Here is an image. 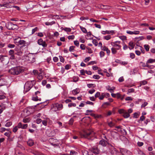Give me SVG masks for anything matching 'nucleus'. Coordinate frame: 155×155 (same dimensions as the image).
Here are the masks:
<instances>
[{
    "label": "nucleus",
    "mask_w": 155,
    "mask_h": 155,
    "mask_svg": "<svg viewBox=\"0 0 155 155\" xmlns=\"http://www.w3.org/2000/svg\"><path fill=\"white\" fill-rule=\"evenodd\" d=\"M94 133L90 130H87L83 131L81 134L82 138H86L91 140H93L95 137L94 136Z\"/></svg>",
    "instance_id": "obj_1"
},
{
    "label": "nucleus",
    "mask_w": 155,
    "mask_h": 155,
    "mask_svg": "<svg viewBox=\"0 0 155 155\" xmlns=\"http://www.w3.org/2000/svg\"><path fill=\"white\" fill-rule=\"evenodd\" d=\"M24 71V69L22 67L17 66L12 68L9 70V72L12 75H18Z\"/></svg>",
    "instance_id": "obj_2"
},
{
    "label": "nucleus",
    "mask_w": 155,
    "mask_h": 155,
    "mask_svg": "<svg viewBox=\"0 0 155 155\" xmlns=\"http://www.w3.org/2000/svg\"><path fill=\"white\" fill-rule=\"evenodd\" d=\"M35 84V82L34 81H27L25 83L24 86V92L26 93L28 92L33 87Z\"/></svg>",
    "instance_id": "obj_3"
},
{
    "label": "nucleus",
    "mask_w": 155,
    "mask_h": 155,
    "mask_svg": "<svg viewBox=\"0 0 155 155\" xmlns=\"http://www.w3.org/2000/svg\"><path fill=\"white\" fill-rule=\"evenodd\" d=\"M5 27L9 30H16L18 29V27L16 24H14L11 22H8L5 24Z\"/></svg>",
    "instance_id": "obj_4"
},
{
    "label": "nucleus",
    "mask_w": 155,
    "mask_h": 155,
    "mask_svg": "<svg viewBox=\"0 0 155 155\" xmlns=\"http://www.w3.org/2000/svg\"><path fill=\"white\" fill-rule=\"evenodd\" d=\"M108 147L110 149V152L112 155H119L120 153L119 151L113 146L111 144H109Z\"/></svg>",
    "instance_id": "obj_5"
},
{
    "label": "nucleus",
    "mask_w": 155,
    "mask_h": 155,
    "mask_svg": "<svg viewBox=\"0 0 155 155\" xmlns=\"http://www.w3.org/2000/svg\"><path fill=\"white\" fill-rule=\"evenodd\" d=\"M89 151L94 153L95 155L98 154L99 153L100 150L97 147L95 146L89 149Z\"/></svg>",
    "instance_id": "obj_6"
},
{
    "label": "nucleus",
    "mask_w": 155,
    "mask_h": 155,
    "mask_svg": "<svg viewBox=\"0 0 155 155\" xmlns=\"http://www.w3.org/2000/svg\"><path fill=\"white\" fill-rule=\"evenodd\" d=\"M120 152L123 155H132L131 152L124 148L121 149Z\"/></svg>",
    "instance_id": "obj_7"
},
{
    "label": "nucleus",
    "mask_w": 155,
    "mask_h": 155,
    "mask_svg": "<svg viewBox=\"0 0 155 155\" xmlns=\"http://www.w3.org/2000/svg\"><path fill=\"white\" fill-rule=\"evenodd\" d=\"M41 92L39 91H38L35 92V94L33 96L32 99L34 101H37L38 100L41 101V98L39 99H38V95L40 94Z\"/></svg>",
    "instance_id": "obj_8"
},
{
    "label": "nucleus",
    "mask_w": 155,
    "mask_h": 155,
    "mask_svg": "<svg viewBox=\"0 0 155 155\" xmlns=\"http://www.w3.org/2000/svg\"><path fill=\"white\" fill-rule=\"evenodd\" d=\"M38 44L39 45H42L44 47H46L47 46V44L46 42L43 41V40L41 39H39L38 40Z\"/></svg>",
    "instance_id": "obj_9"
},
{
    "label": "nucleus",
    "mask_w": 155,
    "mask_h": 155,
    "mask_svg": "<svg viewBox=\"0 0 155 155\" xmlns=\"http://www.w3.org/2000/svg\"><path fill=\"white\" fill-rule=\"evenodd\" d=\"M23 112V113H24V116L25 117L29 115L31 113L30 111L28 110V108H27L24 109Z\"/></svg>",
    "instance_id": "obj_10"
},
{
    "label": "nucleus",
    "mask_w": 155,
    "mask_h": 155,
    "mask_svg": "<svg viewBox=\"0 0 155 155\" xmlns=\"http://www.w3.org/2000/svg\"><path fill=\"white\" fill-rule=\"evenodd\" d=\"M48 136L50 137H53L55 135V132L54 130H52L51 131H48L46 132Z\"/></svg>",
    "instance_id": "obj_11"
},
{
    "label": "nucleus",
    "mask_w": 155,
    "mask_h": 155,
    "mask_svg": "<svg viewBox=\"0 0 155 155\" xmlns=\"http://www.w3.org/2000/svg\"><path fill=\"white\" fill-rule=\"evenodd\" d=\"M107 144V141L104 139L101 140L99 142V144L103 147L106 146Z\"/></svg>",
    "instance_id": "obj_12"
},
{
    "label": "nucleus",
    "mask_w": 155,
    "mask_h": 155,
    "mask_svg": "<svg viewBox=\"0 0 155 155\" xmlns=\"http://www.w3.org/2000/svg\"><path fill=\"white\" fill-rule=\"evenodd\" d=\"M6 83V80L4 78L0 79V86H2L5 85Z\"/></svg>",
    "instance_id": "obj_13"
},
{
    "label": "nucleus",
    "mask_w": 155,
    "mask_h": 155,
    "mask_svg": "<svg viewBox=\"0 0 155 155\" xmlns=\"http://www.w3.org/2000/svg\"><path fill=\"white\" fill-rule=\"evenodd\" d=\"M101 49L102 50H103L104 51H106L108 55H109L110 53V51L107 47L105 46H104L102 48H101Z\"/></svg>",
    "instance_id": "obj_14"
},
{
    "label": "nucleus",
    "mask_w": 155,
    "mask_h": 155,
    "mask_svg": "<svg viewBox=\"0 0 155 155\" xmlns=\"http://www.w3.org/2000/svg\"><path fill=\"white\" fill-rule=\"evenodd\" d=\"M19 43L20 45H22V46L21 47L27 46V45H26V42L25 41L23 40H20L19 41Z\"/></svg>",
    "instance_id": "obj_15"
},
{
    "label": "nucleus",
    "mask_w": 155,
    "mask_h": 155,
    "mask_svg": "<svg viewBox=\"0 0 155 155\" xmlns=\"http://www.w3.org/2000/svg\"><path fill=\"white\" fill-rule=\"evenodd\" d=\"M34 142L33 140L31 139H29L27 141V144L30 146H32L34 145Z\"/></svg>",
    "instance_id": "obj_16"
},
{
    "label": "nucleus",
    "mask_w": 155,
    "mask_h": 155,
    "mask_svg": "<svg viewBox=\"0 0 155 155\" xmlns=\"http://www.w3.org/2000/svg\"><path fill=\"white\" fill-rule=\"evenodd\" d=\"M91 115L94 117L95 118H101L102 117V116L101 115H96L94 114H91Z\"/></svg>",
    "instance_id": "obj_17"
},
{
    "label": "nucleus",
    "mask_w": 155,
    "mask_h": 155,
    "mask_svg": "<svg viewBox=\"0 0 155 155\" xmlns=\"http://www.w3.org/2000/svg\"><path fill=\"white\" fill-rule=\"evenodd\" d=\"M80 92V91L79 89V88H76L72 91V93L74 95H75L79 93Z\"/></svg>",
    "instance_id": "obj_18"
},
{
    "label": "nucleus",
    "mask_w": 155,
    "mask_h": 155,
    "mask_svg": "<svg viewBox=\"0 0 155 155\" xmlns=\"http://www.w3.org/2000/svg\"><path fill=\"white\" fill-rule=\"evenodd\" d=\"M6 56H4L3 55H0V62L2 63H4V62L5 61V57Z\"/></svg>",
    "instance_id": "obj_19"
},
{
    "label": "nucleus",
    "mask_w": 155,
    "mask_h": 155,
    "mask_svg": "<svg viewBox=\"0 0 155 155\" xmlns=\"http://www.w3.org/2000/svg\"><path fill=\"white\" fill-rule=\"evenodd\" d=\"M17 52L15 53V54L18 55H21L23 54V52L20 49H19L18 50H16Z\"/></svg>",
    "instance_id": "obj_20"
},
{
    "label": "nucleus",
    "mask_w": 155,
    "mask_h": 155,
    "mask_svg": "<svg viewBox=\"0 0 155 155\" xmlns=\"http://www.w3.org/2000/svg\"><path fill=\"white\" fill-rule=\"evenodd\" d=\"M125 118H127L129 117L130 116V114L127 112L125 111L122 115Z\"/></svg>",
    "instance_id": "obj_21"
},
{
    "label": "nucleus",
    "mask_w": 155,
    "mask_h": 155,
    "mask_svg": "<svg viewBox=\"0 0 155 155\" xmlns=\"http://www.w3.org/2000/svg\"><path fill=\"white\" fill-rule=\"evenodd\" d=\"M44 74H42V73H38V78L39 80L42 79L43 78Z\"/></svg>",
    "instance_id": "obj_22"
},
{
    "label": "nucleus",
    "mask_w": 155,
    "mask_h": 155,
    "mask_svg": "<svg viewBox=\"0 0 155 155\" xmlns=\"http://www.w3.org/2000/svg\"><path fill=\"white\" fill-rule=\"evenodd\" d=\"M31 120V119L29 117L24 118L23 120V122L26 123L29 122Z\"/></svg>",
    "instance_id": "obj_23"
},
{
    "label": "nucleus",
    "mask_w": 155,
    "mask_h": 155,
    "mask_svg": "<svg viewBox=\"0 0 155 155\" xmlns=\"http://www.w3.org/2000/svg\"><path fill=\"white\" fill-rule=\"evenodd\" d=\"M56 107H57V109L59 110L62 108L63 105L61 104H56Z\"/></svg>",
    "instance_id": "obj_24"
},
{
    "label": "nucleus",
    "mask_w": 155,
    "mask_h": 155,
    "mask_svg": "<svg viewBox=\"0 0 155 155\" xmlns=\"http://www.w3.org/2000/svg\"><path fill=\"white\" fill-rule=\"evenodd\" d=\"M129 45L130 47H131V48L130 47H129V48L130 50H131L133 49L134 48V43L133 42H130L129 43Z\"/></svg>",
    "instance_id": "obj_25"
},
{
    "label": "nucleus",
    "mask_w": 155,
    "mask_h": 155,
    "mask_svg": "<svg viewBox=\"0 0 155 155\" xmlns=\"http://www.w3.org/2000/svg\"><path fill=\"white\" fill-rule=\"evenodd\" d=\"M112 45L114 47L116 48V49L117 50H119L121 47V46L120 45H118L117 44H115V45H113L112 44Z\"/></svg>",
    "instance_id": "obj_26"
},
{
    "label": "nucleus",
    "mask_w": 155,
    "mask_h": 155,
    "mask_svg": "<svg viewBox=\"0 0 155 155\" xmlns=\"http://www.w3.org/2000/svg\"><path fill=\"white\" fill-rule=\"evenodd\" d=\"M80 28L84 33H87V31L85 28L80 26Z\"/></svg>",
    "instance_id": "obj_27"
},
{
    "label": "nucleus",
    "mask_w": 155,
    "mask_h": 155,
    "mask_svg": "<svg viewBox=\"0 0 155 155\" xmlns=\"http://www.w3.org/2000/svg\"><path fill=\"white\" fill-rule=\"evenodd\" d=\"M108 125L110 127H112L114 126L115 124L112 121H110L108 123Z\"/></svg>",
    "instance_id": "obj_28"
},
{
    "label": "nucleus",
    "mask_w": 155,
    "mask_h": 155,
    "mask_svg": "<svg viewBox=\"0 0 155 155\" xmlns=\"http://www.w3.org/2000/svg\"><path fill=\"white\" fill-rule=\"evenodd\" d=\"M31 153L35 155H40V153L37 151H31Z\"/></svg>",
    "instance_id": "obj_29"
},
{
    "label": "nucleus",
    "mask_w": 155,
    "mask_h": 155,
    "mask_svg": "<svg viewBox=\"0 0 155 155\" xmlns=\"http://www.w3.org/2000/svg\"><path fill=\"white\" fill-rule=\"evenodd\" d=\"M82 153L83 155H92L91 154H90L88 151L86 150H84L82 151Z\"/></svg>",
    "instance_id": "obj_30"
},
{
    "label": "nucleus",
    "mask_w": 155,
    "mask_h": 155,
    "mask_svg": "<svg viewBox=\"0 0 155 155\" xmlns=\"http://www.w3.org/2000/svg\"><path fill=\"white\" fill-rule=\"evenodd\" d=\"M144 47L146 51H148L150 48V46L148 45H145Z\"/></svg>",
    "instance_id": "obj_31"
},
{
    "label": "nucleus",
    "mask_w": 155,
    "mask_h": 155,
    "mask_svg": "<svg viewBox=\"0 0 155 155\" xmlns=\"http://www.w3.org/2000/svg\"><path fill=\"white\" fill-rule=\"evenodd\" d=\"M154 62L153 59L150 58L146 62V64L152 63Z\"/></svg>",
    "instance_id": "obj_32"
},
{
    "label": "nucleus",
    "mask_w": 155,
    "mask_h": 155,
    "mask_svg": "<svg viewBox=\"0 0 155 155\" xmlns=\"http://www.w3.org/2000/svg\"><path fill=\"white\" fill-rule=\"evenodd\" d=\"M105 96L104 93H102L99 97V99L100 100H102Z\"/></svg>",
    "instance_id": "obj_33"
},
{
    "label": "nucleus",
    "mask_w": 155,
    "mask_h": 155,
    "mask_svg": "<svg viewBox=\"0 0 155 155\" xmlns=\"http://www.w3.org/2000/svg\"><path fill=\"white\" fill-rule=\"evenodd\" d=\"M116 49L115 48H112L111 49L112 53L113 54H115L117 52V51L116 50Z\"/></svg>",
    "instance_id": "obj_34"
},
{
    "label": "nucleus",
    "mask_w": 155,
    "mask_h": 155,
    "mask_svg": "<svg viewBox=\"0 0 155 155\" xmlns=\"http://www.w3.org/2000/svg\"><path fill=\"white\" fill-rule=\"evenodd\" d=\"M139 116V114L138 113H135L134 114L133 117L135 118H138Z\"/></svg>",
    "instance_id": "obj_35"
},
{
    "label": "nucleus",
    "mask_w": 155,
    "mask_h": 155,
    "mask_svg": "<svg viewBox=\"0 0 155 155\" xmlns=\"http://www.w3.org/2000/svg\"><path fill=\"white\" fill-rule=\"evenodd\" d=\"M147 82L145 80H143L141 81L140 82V85H145L147 84Z\"/></svg>",
    "instance_id": "obj_36"
},
{
    "label": "nucleus",
    "mask_w": 155,
    "mask_h": 155,
    "mask_svg": "<svg viewBox=\"0 0 155 155\" xmlns=\"http://www.w3.org/2000/svg\"><path fill=\"white\" fill-rule=\"evenodd\" d=\"M86 49L88 50V53L89 54L92 53L93 52V51L91 49L88 47H86Z\"/></svg>",
    "instance_id": "obj_37"
},
{
    "label": "nucleus",
    "mask_w": 155,
    "mask_h": 155,
    "mask_svg": "<svg viewBox=\"0 0 155 155\" xmlns=\"http://www.w3.org/2000/svg\"><path fill=\"white\" fill-rule=\"evenodd\" d=\"M80 48L82 50H84L86 48V46L85 45L83 44H81V45L80 46Z\"/></svg>",
    "instance_id": "obj_38"
},
{
    "label": "nucleus",
    "mask_w": 155,
    "mask_h": 155,
    "mask_svg": "<svg viewBox=\"0 0 155 155\" xmlns=\"http://www.w3.org/2000/svg\"><path fill=\"white\" fill-rule=\"evenodd\" d=\"M76 105L74 103H69L68 104V106L69 107H71L72 106L75 107Z\"/></svg>",
    "instance_id": "obj_39"
},
{
    "label": "nucleus",
    "mask_w": 155,
    "mask_h": 155,
    "mask_svg": "<svg viewBox=\"0 0 155 155\" xmlns=\"http://www.w3.org/2000/svg\"><path fill=\"white\" fill-rule=\"evenodd\" d=\"M75 48V46H70L69 48V50L70 51H73L74 50V48Z\"/></svg>",
    "instance_id": "obj_40"
},
{
    "label": "nucleus",
    "mask_w": 155,
    "mask_h": 155,
    "mask_svg": "<svg viewBox=\"0 0 155 155\" xmlns=\"http://www.w3.org/2000/svg\"><path fill=\"white\" fill-rule=\"evenodd\" d=\"M74 121V120L73 118H71L69 121V124L70 125H72L73 124Z\"/></svg>",
    "instance_id": "obj_41"
},
{
    "label": "nucleus",
    "mask_w": 155,
    "mask_h": 155,
    "mask_svg": "<svg viewBox=\"0 0 155 155\" xmlns=\"http://www.w3.org/2000/svg\"><path fill=\"white\" fill-rule=\"evenodd\" d=\"M111 38V36L110 35H108L107 36L104 37V38L106 40H109Z\"/></svg>",
    "instance_id": "obj_42"
},
{
    "label": "nucleus",
    "mask_w": 155,
    "mask_h": 155,
    "mask_svg": "<svg viewBox=\"0 0 155 155\" xmlns=\"http://www.w3.org/2000/svg\"><path fill=\"white\" fill-rule=\"evenodd\" d=\"M15 51L14 50H10L9 51V54L10 55H13L15 54L14 53Z\"/></svg>",
    "instance_id": "obj_43"
},
{
    "label": "nucleus",
    "mask_w": 155,
    "mask_h": 155,
    "mask_svg": "<svg viewBox=\"0 0 155 155\" xmlns=\"http://www.w3.org/2000/svg\"><path fill=\"white\" fill-rule=\"evenodd\" d=\"M101 95V93L99 92H97L95 95V98H97L99 97Z\"/></svg>",
    "instance_id": "obj_44"
},
{
    "label": "nucleus",
    "mask_w": 155,
    "mask_h": 155,
    "mask_svg": "<svg viewBox=\"0 0 155 155\" xmlns=\"http://www.w3.org/2000/svg\"><path fill=\"white\" fill-rule=\"evenodd\" d=\"M93 78L95 79H98L100 78V77L98 75H93Z\"/></svg>",
    "instance_id": "obj_45"
},
{
    "label": "nucleus",
    "mask_w": 155,
    "mask_h": 155,
    "mask_svg": "<svg viewBox=\"0 0 155 155\" xmlns=\"http://www.w3.org/2000/svg\"><path fill=\"white\" fill-rule=\"evenodd\" d=\"M12 123L11 122H9L6 123L5 126L7 127H9L12 125Z\"/></svg>",
    "instance_id": "obj_46"
},
{
    "label": "nucleus",
    "mask_w": 155,
    "mask_h": 155,
    "mask_svg": "<svg viewBox=\"0 0 155 155\" xmlns=\"http://www.w3.org/2000/svg\"><path fill=\"white\" fill-rule=\"evenodd\" d=\"M15 47V45L14 44H9L8 45V47L10 48H13Z\"/></svg>",
    "instance_id": "obj_47"
},
{
    "label": "nucleus",
    "mask_w": 155,
    "mask_h": 155,
    "mask_svg": "<svg viewBox=\"0 0 155 155\" xmlns=\"http://www.w3.org/2000/svg\"><path fill=\"white\" fill-rule=\"evenodd\" d=\"M11 133V132L10 131H9V132H5L4 134V135L8 137H10V136Z\"/></svg>",
    "instance_id": "obj_48"
},
{
    "label": "nucleus",
    "mask_w": 155,
    "mask_h": 155,
    "mask_svg": "<svg viewBox=\"0 0 155 155\" xmlns=\"http://www.w3.org/2000/svg\"><path fill=\"white\" fill-rule=\"evenodd\" d=\"M125 111L123 109H120L118 110V112L120 114H123Z\"/></svg>",
    "instance_id": "obj_49"
},
{
    "label": "nucleus",
    "mask_w": 155,
    "mask_h": 155,
    "mask_svg": "<svg viewBox=\"0 0 155 155\" xmlns=\"http://www.w3.org/2000/svg\"><path fill=\"white\" fill-rule=\"evenodd\" d=\"M92 43H93L95 45V46H97V42L96 40V39H93L92 40Z\"/></svg>",
    "instance_id": "obj_50"
},
{
    "label": "nucleus",
    "mask_w": 155,
    "mask_h": 155,
    "mask_svg": "<svg viewBox=\"0 0 155 155\" xmlns=\"http://www.w3.org/2000/svg\"><path fill=\"white\" fill-rule=\"evenodd\" d=\"M74 37H75L74 36V35H71L69 36L68 38V39L69 40H70V39L73 40V39H74Z\"/></svg>",
    "instance_id": "obj_51"
},
{
    "label": "nucleus",
    "mask_w": 155,
    "mask_h": 155,
    "mask_svg": "<svg viewBox=\"0 0 155 155\" xmlns=\"http://www.w3.org/2000/svg\"><path fill=\"white\" fill-rule=\"evenodd\" d=\"M134 91V89L133 88H130L128 90V92L127 93V94H128L129 93H131V92H133Z\"/></svg>",
    "instance_id": "obj_52"
},
{
    "label": "nucleus",
    "mask_w": 155,
    "mask_h": 155,
    "mask_svg": "<svg viewBox=\"0 0 155 155\" xmlns=\"http://www.w3.org/2000/svg\"><path fill=\"white\" fill-rule=\"evenodd\" d=\"M59 57L60 59V61L61 62L64 63V58L61 56H59Z\"/></svg>",
    "instance_id": "obj_53"
},
{
    "label": "nucleus",
    "mask_w": 155,
    "mask_h": 155,
    "mask_svg": "<svg viewBox=\"0 0 155 155\" xmlns=\"http://www.w3.org/2000/svg\"><path fill=\"white\" fill-rule=\"evenodd\" d=\"M64 30L66 31L70 32L71 31V29L70 28H66Z\"/></svg>",
    "instance_id": "obj_54"
},
{
    "label": "nucleus",
    "mask_w": 155,
    "mask_h": 155,
    "mask_svg": "<svg viewBox=\"0 0 155 155\" xmlns=\"http://www.w3.org/2000/svg\"><path fill=\"white\" fill-rule=\"evenodd\" d=\"M74 43L75 45L77 47L79 46V42L78 41H74Z\"/></svg>",
    "instance_id": "obj_55"
},
{
    "label": "nucleus",
    "mask_w": 155,
    "mask_h": 155,
    "mask_svg": "<svg viewBox=\"0 0 155 155\" xmlns=\"http://www.w3.org/2000/svg\"><path fill=\"white\" fill-rule=\"evenodd\" d=\"M95 91V90L94 89H92L91 90H90L88 91L89 93L92 94L93 93H94Z\"/></svg>",
    "instance_id": "obj_56"
},
{
    "label": "nucleus",
    "mask_w": 155,
    "mask_h": 155,
    "mask_svg": "<svg viewBox=\"0 0 155 155\" xmlns=\"http://www.w3.org/2000/svg\"><path fill=\"white\" fill-rule=\"evenodd\" d=\"M42 121V120L40 118L37 119L36 120V122L37 124H40Z\"/></svg>",
    "instance_id": "obj_57"
},
{
    "label": "nucleus",
    "mask_w": 155,
    "mask_h": 155,
    "mask_svg": "<svg viewBox=\"0 0 155 155\" xmlns=\"http://www.w3.org/2000/svg\"><path fill=\"white\" fill-rule=\"evenodd\" d=\"M119 38L120 39L123 40H126L127 38L125 36H120Z\"/></svg>",
    "instance_id": "obj_58"
},
{
    "label": "nucleus",
    "mask_w": 155,
    "mask_h": 155,
    "mask_svg": "<svg viewBox=\"0 0 155 155\" xmlns=\"http://www.w3.org/2000/svg\"><path fill=\"white\" fill-rule=\"evenodd\" d=\"M38 28L37 27H35L34 29H32V34H34L35 31H38Z\"/></svg>",
    "instance_id": "obj_59"
},
{
    "label": "nucleus",
    "mask_w": 155,
    "mask_h": 155,
    "mask_svg": "<svg viewBox=\"0 0 155 155\" xmlns=\"http://www.w3.org/2000/svg\"><path fill=\"white\" fill-rule=\"evenodd\" d=\"M101 33L103 35H105L106 34H109V31L106 30L105 31H102Z\"/></svg>",
    "instance_id": "obj_60"
},
{
    "label": "nucleus",
    "mask_w": 155,
    "mask_h": 155,
    "mask_svg": "<svg viewBox=\"0 0 155 155\" xmlns=\"http://www.w3.org/2000/svg\"><path fill=\"white\" fill-rule=\"evenodd\" d=\"M18 130V127L17 126H16L13 128V131L14 133H15L16 132H17Z\"/></svg>",
    "instance_id": "obj_61"
},
{
    "label": "nucleus",
    "mask_w": 155,
    "mask_h": 155,
    "mask_svg": "<svg viewBox=\"0 0 155 155\" xmlns=\"http://www.w3.org/2000/svg\"><path fill=\"white\" fill-rule=\"evenodd\" d=\"M105 53L104 52L101 51L100 53V55L101 57H102L104 56Z\"/></svg>",
    "instance_id": "obj_62"
},
{
    "label": "nucleus",
    "mask_w": 155,
    "mask_h": 155,
    "mask_svg": "<svg viewBox=\"0 0 155 155\" xmlns=\"http://www.w3.org/2000/svg\"><path fill=\"white\" fill-rule=\"evenodd\" d=\"M80 71L81 75H85V71L84 69H82Z\"/></svg>",
    "instance_id": "obj_63"
},
{
    "label": "nucleus",
    "mask_w": 155,
    "mask_h": 155,
    "mask_svg": "<svg viewBox=\"0 0 155 155\" xmlns=\"http://www.w3.org/2000/svg\"><path fill=\"white\" fill-rule=\"evenodd\" d=\"M135 57V54L133 53H131L130 54V57L132 59L134 58Z\"/></svg>",
    "instance_id": "obj_64"
}]
</instances>
